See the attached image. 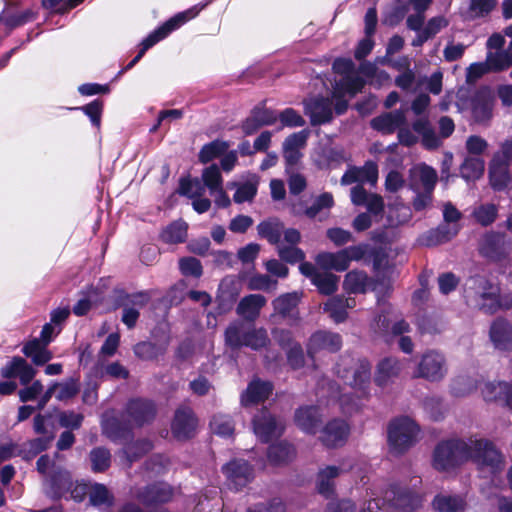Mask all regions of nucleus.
Segmentation results:
<instances>
[{
    "label": "nucleus",
    "instance_id": "nucleus-1",
    "mask_svg": "<svg viewBox=\"0 0 512 512\" xmlns=\"http://www.w3.org/2000/svg\"><path fill=\"white\" fill-rule=\"evenodd\" d=\"M472 460L484 474H496L503 467V457L487 440H449L439 443L433 454V466L440 471L449 470L459 463Z\"/></svg>",
    "mask_w": 512,
    "mask_h": 512
},
{
    "label": "nucleus",
    "instance_id": "nucleus-2",
    "mask_svg": "<svg viewBox=\"0 0 512 512\" xmlns=\"http://www.w3.org/2000/svg\"><path fill=\"white\" fill-rule=\"evenodd\" d=\"M336 374L342 378L351 391L340 392L337 384L323 380L319 394L339 401L342 410L352 413L360 407L362 400L367 399L370 392L371 365L367 360H355L345 356L336 364Z\"/></svg>",
    "mask_w": 512,
    "mask_h": 512
},
{
    "label": "nucleus",
    "instance_id": "nucleus-3",
    "mask_svg": "<svg viewBox=\"0 0 512 512\" xmlns=\"http://www.w3.org/2000/svg\"><path fill=\"white\" fill-rule=\"evenodd\" d=\"M464 298L470 307L486 314H493L500 308L512 307V297L506 296L501 300L499 286L481 275L467 279L464 286Z\"/></svg>",
    "mask_w": 512,
    "mask_h": 512
},
{
    "label": "nucleus",
    "instance_id": "nucleus-4",
    "mask_svg": "<svg viewBox=\"0 0 512 512\" xmlns=\"http://www.w3.org/2000/svg\"><path fill=\"white\" fill-rule=\"evenodd\" d=\"M205 7L204 5H195L185 11L179 12L165 23L159 26L157 29L152 31L146 38L140 43V49L137 55L122 69L119 71V75L132 69L144 56L146 51L157 44L159 41L165 39L170 33L180 28L189 20L195 18L199 12Z\"/></svg>",
    "mask_w": 512,
    "mask_h": 512
},
{
    "label": "nucleus",
    "instance_id": "nucleus-5",
    "mask_svg": "<svg viewBox=\"0 0 512 512\" xmlns=\"http://www.w3.org/2000/svg\"><path fill=\"white\" fill-rule=\"evenodd\" d=\"M419 427L409 417L393 420L388 427V442L394 453L400 454L409 449L417 441Z\"/></svg>",
    "mask_w": 512,
    "mask_h": 512
},
{
    "label": "nucleus",
    "instance_id": "nucleus-6",
    "mask_svg": "<svg viewBox=\"0 0 512 512\" xmlns=\"http://www.w3.org/2000/svg\"><path fill=\"white\" fill-rule=\"evenodd\" d=\"M447 373L448 365L444 354L436 350H428L420 357L412 377L435 383L442 381Z\"/></svg>",
    "mask_w": 512,
    "mask_h": 512
},
{
    "label": "nucleus",
    "instance_id": "nucleus-7",
    "mask_svg": "<svg viewBox=\"0 0 512 512\" xmlns=\"http://www.w3.org/2000/svg\"><path fill=\"white\" fill-rule=\"evenodd\" d=\"M478 249L484 257L493 261H501L509 257L512 244L504 234L491 231L482 235Z\"/></svg>",
    "mask_w": 512,
    "mask_h": 512
},
{
    "label": "nucleus",
    "instance_id": "nucleus-8",
    "mask_svg": "<svg viewBox=\"0 0 512 512\" xmlns=\"http://www.w3.org/2000/svg\"><path fill=\"white\" fill-rule=\"evenodd\" d=\"M422 497L405 487L393 486L386 490L383 504H387L394 512H413L421 506Z\"/></svg>",
    "mask_w": 512,
    "mask_h": 512
},
{
    "label": "nucleus",
    "instance_id": "nucleus-9",
    "mask_svg": "<svg viewBox=\"0 0 512 512\" xmlns=\"http://www.w3.org/2000/svg\"><path fill=\"white\" fill-rule=\"evenodd\" d=\"M495 96L488 86L480 87L471 99V113L478 124H486L493 115Z\"/></svg>",
    "mask_w": 512,
    "mask_h": 512
},
{
    "label": "nucleus",
    "instance_id": "nucleus-10",
    "mask_svg": "<svg viewBox=\"0 0 512 512\" xmlns=\"http://www.w3.org/2000/svg\"><path fill=\"white\" fill-rule=\"evenodd\" d=\"M155 406L152 402L143 399L131 400L126 407L123 419L129 427H141L151 422L155 417Z\"/></svg>",
    "mask_w": 512,
    "mask_h": 512
},
{
    "label": "nucleus",
    "instance_id": "nucleus-11",
    "mask_svg": "<svg viewBox=\"0 0 512 512\" xmlns=\"http://www.w3.org/2000/svg\"><path fill=\"white\" fill-rule=\"evenodd\" d=\"M304 112L313 126L328 124L333 118V102L325 97H313L303 101Z\"/></svg>",
    "mask_w": 512,
    "mask_h": 512
},
{
    "label": "nucleus",
    "instance_id": "nucleus-12",
    "mask_svg": "<svg viewBox=\"0 0 512 512\" xmlns=\"http://www.w3.org/2000/svg\"><path fill=\"white\" fill-rule=\"evenodd\" d=\"M281 420L274 418L267 410H261L253 419V429L256 436L263 442L279 437L284 431Z\"/></svg>",
    "mask_w": 512,
    "mask_h": 512
},
{
    "label": "nucleus",
    "instance_id": "nucleus-13",
    "mask_svg": "<svg viewBox=\"0 0 512 512\" xmlns=\"http://www.w3.org/2000/svg\"><path fill=\"white\" fill-rule=\"evenodd\" d=\"M228 486L235 490L245 487L254 477L253 469L245 460H232L222 468Z\"/></svg>",
    "mask_w": 512,
    "mask_h": 512
},
{
    "label": "nucleus",
    "instance_id": "nucleus-14",
    "mask_svg": "<svg viewBox=\"0 0 512 512\" xmlns=\"http://www.w3.org/2000/svg\"><path fill=\"white\" fill-rule=\"evenodd\" d=\"M437 180L436 170L424 163L415 165L409 170V187L414 192L434 191Z\"/></svg>",
    "mask_w": 512,
    "mask_h": 512
},
{
    "label": "nucleus",
    "instance_id": "nucleus-15",
    "mask_svg": "<svg viewBox=\"0 0 512 512\" xmlns=\"http://www.w3.org/2000/svg\"><path fill=\"white\" fill-rule=\"evenodd\" d=\"M511 165L501 158V155H494L489 165L490 185L494 190L501 191L512 185Z\"/></svg>",
    "mask_w": 512,
    "mask_h": 512
},
{
    "label": "nucleus",
    "instance_id": "nucleus-16",
    "mask_svg": "<svg viewBox=\"0 0 512 512\" xmlns=\"http://www.w3.org/2000/svg\"><path fill=\"white\" fill-rule=\"evenodd\" d=\"M196 418L188 407H181L176 410L172 421L171 429L175 438L185 440L194 435L196 429Z\"/></svg>",
    "mask_w": 512,
    "mask_h": 512
},
{
    "label": "nucleus",
    "instance_id": "nucleus-17",
    "mask_svg": "<svg viewBox=\"0 0 512 512\" xmlns=\"http://www.w3.org/2000/svg\"><path fill=\"white\" fill-rule=\"evenodd\" d=\"M349 433V425L344 420L334 419L323 428L320 440L326 447H338L347 441Z\"/></svg>",
    "mask_w": 512,
    "mask_h": 512
},
{
    "label": "nucleus",
    "instance_id": "nucleus-18",
    "mask_svg": "<svg viewBox=\"0 0 512 512\" xmlns=\"http://www.w3.org/2000/svg\"><path fill=\"white\" fill-rule=\"evenodd\" d=\"M489 338L495 349L511 351L512 324L504 318L495 319L490 326Z\"/></svg>",
    "mask_w": 512,
    "mask_h": 512
},
{
    "label": "nucleus",
    "instance_id": "nucleus-19",
    "mask_svg": "<svg viewBox=\"0 0 512 512\" xmlns=\"http://www.w3.org/2000/svg\"><path fill=\"white\" fill-rule=\"evenodd\" d=\"M150 300L146 292H138L125 297L122 303V322L129 328H133L139 318V310L145 307Z\"/></svg>",
    "mask_w": 512,
    "mask_h": 512
},
{
    "label": "nucleus",
    "instance_id": "nucleus-20",
    "mask_svg": "<svg viewBox=\"0 0 512 512\" xmlns=\"http://www.w3.org/2000/svg\"><path fill=\"white\" fill-rule=\"evenodd\" d=\"M36 375V370L21 357H14L1 368L3 378H19L22 385H27Z\"/></svg>",
    "mask_w": 512,
    "mask_h": 512
},
{
    "label": "nucleus",
    "instance_id": "nucleus-21",
    "mask_svg": "<svg viewBox=\"0 0 512 512\" xmlns=\"http://www.w3.org/2000/svg\"><path fill=\"white\" fill-rule=\"evenodd\" d=\"M342 340L336 333L318 331L314 333L307 345L308 354L313 357L315 353L321 350L336 352L341 348Z\"/></svg>",
    "mask_w": 512,
    "mask_h": 512
},
{
    "label": "nucleus",
    "instance_id": "nucleus-22",
    "mask_svg": "<svg viewBox=\"0 0 512 512\" xmlns=\"http://www.w3.org/2000/svg\"><path fill=\"white\" fill-rule=\"evenodd\" d=\"M378 179V168L373 162H367L363 167H351L341 178L342 185H350L352 183H370L375 185Z\"/></svg>",
    "mask_w": 512,
    "mask_h": 512
},
{
    "label": "nucleus",
    "instance_id": "nucleus-23",
    "mask_svg": "<svg viewBox=\"0 0 512 512\" xmlns=\"http://www.w3.org/2000/svg\"><path fill=\"white\" fill-rule=\"evenodd\" d=\"M134 496L145 505L166 502L172 496L171 487L165 483L153 484L135 491Z\"/></svg>",
    "mask_w": 512,
    "mask_h": 512
},
{
    "label": "nucleus",
    "instance_id": "nucleus-24",
    "mask_svg": "<svg viewBox=\"0 0 512 512\" xmlns=\"http://www.w3.org/2000/svg\"><path fill=\"white\" fill-rule=\"evenodd\" d=\"M460 224L443 222L437 228L428 231L421 238V243L426 246H435L453 239L460 231Z\"/></svg>",
    "mask_w": 512,
    "mask_h": 512
},
{
    "label": "nucleus",
    "instance_id": "nucleus-25",
    "mask_svg": "<svg viewBox=\"0 0 512 512\" xmlns=\"http://www.w3.org/2000/svg\"><path fill=\"white\" fill-rule=\"evenodd\" d=\"M37 15V11L32 8L24 10L4 9L0 13V23H3L8 29V32H10L15 28L35 21L37 19Z\"/></svg>",
    "mask_w": 512,
    "mask_h": 512
},
{
    "label": "nucleus",
    "instance_id": "nucleus-26",
    "mask_svg": "<svg viewBox=\"0 0 512 512\" xmlns=\"http://www.w3.org/2000/svg\"><path fill=\"white\" fill-rule=\"evenodd\" d=\"M266 298L260 294H250L243 297L237 305V314L246 321H255L261 309L266 305Z\"/></svg>",
    "mask_w": 512,
    "mask_h": 512
},
{
    "label": "nucleus",
    "instance_id": "nucleus-27",
    "mask_svg": "<svg viewBox=\"0 0 512 512\" xmlns=\"http://www.w3.org/2000/svg\"><path fill=\"white\" fill-rule=\"evenodd\" d=\"M273 386L270 382L259 379L249 383L247 389L241 394L242 406H250L265 401L272 393Z\"/></svg>",
    "mask_w": 512,
    "mask_h": 512
},
{
    "label": "nucleus",
    "instance_id": "nucleus-28",
    "mask_svg": "<svg viewBox=\"0 0 512 512\" xmlns=\"http://www.w3.org/2000/svg\"><path fill=\"white\" fill-rule=\"evenodd\" d=\"M278 120L277 112L265 106V102L256 105L247 117L242 128H260L274 125Z\"/></svg>",
    "mask_w": 512,
    "mask_h": 512
},
{
    "label": "nucleus",
    "instance_id": "nucleus-29",
    "mask_svg": "<svg viewBox=\"0 0 512 512\" xmlns=\"http://www.w3.org/2000/svg\"><path fill=\"white\" fill-rule=\"evenodd\" d=\"M294 421L304 432L315 434L321 422V415L315 406H305L296 410Z\"/></svg>",
    "mask_w": 512,
    "mask_h": 512
},
{
    "label": "nucleus",
    "instance_id": "nucleus-30",
    "mask_svg": "<svg viewBox=\"0 0 512 512\" xmlns=\"http://www.w3.org/2000/svg\"><path fill=\"white\" fill-rule=\"evenodd\" d=\"M485 171V160L482 156L466 155L459 167V174L466 182L479 180Z\"/></svg>",
    "mask_w": 512,
    "mask_h": 512
},
{
    "label": "nucleus",
    "instance_id": "nucleus-31",
    "mask_svg": "<svg viewBox=\"0 0 512 512\" xmlns=\"http://www.w3.org/2000/svg\"><path fill=\"white\" fill-rule=\"evenodd\" d=\"M482 394L486 401L503 402L512 410V386L506 382L487 383Z\"/></svg>",
    "mask_w": 512,
    "mask_h": 512
},
{
    "label": "nucleus",
    "instance_id": "nucleus-32",
    "mask_svg": "<svg viewBox=\"0 0 512 512\" xmlns=\"http://www.w3.org/2000/svg\"><path fill=\"white\" fill-rule=\"evenodd\" d=\"M401 369L402 366L398 359L393 357L384 358L377 365L374 381L378 386L384 387L399 375Z\"/></svg>",
    "mask_w": 512,
    "mask_h": 512
},
{
    "label": "nucleus",
    "instance_id": "nucleus-33",
    "mask_svg": "<svg viewBox=\"0 0 512 512\" xmlns=\"http://www.w3.org/2000/svg\"><path fill=\"white\" fill-rule=\"evenodd\" d=\"M315 262L325 270L343 272L349 268L343 249L337 252H321L315 257Z\"/></svg>",
    "mask_w": 512,
    "mask_h": 512
},
{
    "label": "nucleus",
    "instance_id": "nucleus-34",
    "mask_svg": "<svg viewBox=\"0 0 512 512\" xmlns=\"http://www.w3.org/2000/svg\"><path fill=\"white\" fill-rule=\"evenodd\" d=\"M432 506L438 512H463L466 508V501L460 495L439 493L434 497Z\"/></svg>",
    "mask_w": 512,
    "mask_h": 512
},
{
    "label": "nucleus",
    "instance_id": "nucleus-35",
    "mask_svg": "<svg viewBox=\"0 0 512 512\" xmlns=\"http://www.w3.org/2000/svg\"><path fill=\"white\" fill-rule=\"evenodd\" d=\"M50 485L48 492L53 498L61 497L71 487V475L63 467L59 466L53 470V474L47 479Z\"/></svg>",
    "mask_w": 512,
    "mask_h": 512
},
{
    "label": "nucleus",
    "instance_id": "nucleus-36",
    "mask_svg": "<svg viewBox=\"0 0 512 512\" xmlns=\"http://www.w3.org/2000/svg\"><path fill=\"white\" fill-rule=\"evenodd\" d=\"M406 123L403 109L386 112L371 121V128H402Z\"/></svg>",
    "mask_w": 512,
    "mask_h": 512
},
{
    "label": "nucleus",
    "instance_id": "nucleus-37",
    "mask_svg": "<svg viewBox=\"0 0 512 512\" xmlns=\"http://www.w3.org/2000/svg\"><path fill=\"white\" fill-rule=\"evenodd\" d=\"M498 216V207L493 203H480L473 207L472 219L481 226L487 227L495 222Z\"/></svg>",
    "mask_w": 512,
    "mask_h": 512
},
{
    "label": "nucleus",
    "instance_id": "nucleus-38",
    "mask_svg": "<svg viewBox=\"0 0 512 512\" xmlns=\"http://www.w3.org/2000/svg\"><path fill=\"white\" fill-rule=\"evenodd\" d=\"M46 346L47 344L41 343L39 339H33L23 347L22 351L32 359L34 364L43 365L52 359V353Z\"/></svg>",
    "mask_w": 512,
    "mask_h": 512
},
{
    "label": "nucleus",
    "instance_id": "nucleus-39",
    "mask_svg": "<svg viewBox=\"0 0 512 512\" xmlns=\"http://www.w3.org/2000/svg\"><path fill=\"white\" fill-rule=\"evenodd\" d=\"M284 225L278 219H270L258 224V234L268 240L271 244H280V239L283 233Z\"/></svg>",
    "mask_w": 512,
    "mask_h": 512
},
{
    "label": "nucleus",
    "instance_id": "nucleus-40",
    "mask_svg": "<svg viewBox=\"0 0 512 512\" xmlns=\"http://www.w3.org/2000/svg\"><path fill=\"white\" fill-rule=\"evenodd\" d=\"M340 469L336 466H327L321 469L317 477V489L320 494L330 496L334 489V480L339 476Z\"/></svg>",
    "mask_w": 512,
    "mask_h": 512
},
{
    "label": "nucleus",
    "instance_id": "nucleus-41",
    "mask_svg": "<svg viewBox=\"0 0 512 512\" xmlns=\"http://www.w3.org/2000/svg\"><path fill=\"white\" fill-rule=\"evenodd\" d=\"M334 205V199L331 193L325 192L315 198L313 204L306 208L305 215L311 219H314L318 216L320 220H323L327 217V213H324L325 210H329Z\"/></svg>",
    "mask_w": 512,
    "mask_h": 512
},
{
    "label": "nucleus",
    "instance_id": "nucleus-42",
    "mask_svg": "<svg viewBox=\"0 0 512 512\" xmlns=\"http://www.w3.org/2000/svg\"><path fill=\"white\" fill-rule=\"evenodd\" d=\"M368 277L363 271L352 270L345 275L343 288L349 293H364Z\"/></svg>",
    "mask_w": 512,
    "mask_h": 512
},
{
    "label": "nucleus",
    "instance_id": "nucleus-43",
    "mask_svg": "<svg viewBox=\"0 0 512 512\" xmlns=\"http://www.w3.org/2000/svg\"><path fill=\"white\" fill-rule=\"evenodd\" d=\"M87 494L89 496V501L93 506L113 505L114 497L108 488L103 484H91L88 488Z\"/></svg>",
    "mask_w": 512,
    "mask_h": 512
},
{
    "label": "nucleus",
    "instance_id": "nucleus-44",
    "mask_svg": "<svg viewBox=\"0 0 512 512\" xmlns=\"http://www.w3.org/2000/svg\"><path fill=\"white\" fill-rule=\"evenodd\" d=\"M299 302L297 293H287L277 297L272 305L276 313L283 317L293 316Z\"/></svg>",
    "mask_w": 512,
    "mask_h": 512
},
{
    "label": "nucleus",
    "instance_id": "nucleus-45",
    "mask_svg": "<svg viewBox=\"0 0 512 512\" xmlns=\"http://www.w3.org/2000/svg\"><path fill=\"white\" fill-rule=\"evenodd\" d=\"M295 455V449L286 442L271 445L268 449V459L274 464L290 461Z\"/></svg>",
    "mask_w": 512,
    "mask_h": 512
},
{
    "label": "nucleus",
    "instance_id": "nucleus-46",
    "mask_svg": "<svg viewBox=\"0 0 512 512\" xmlns=\"http://www.w3.org/2000/svg\"><path fill=\"white\" fill-rule=\"evenodd\" d=\"M248 329L241 322L230 324L225 331L226 344L232 348H240L244 346Z\"/></svg>",
    "mask_w": 512,
    "mask_h": 512
},
{
    "label": "nucleus",
    "instance_id": "nucleus-47",
    "mask_svg": "<svg viewBox=\"0 0 512 512\" xmlns=\"http://www.w3.org/2000/svg\"><path fill=\"white\" fill-rule=\"evenodd\" d=\"M187 224L184 221L178 220L168 225L162 232L161 238L166 243H181L187 237Z\"/></svg>",
    "mask_w": 512,
    "mask_h": 512
},
{
    "label": "nucleus",
    "instance_id": "nucleus-48",
    "mask_svg": "<svg viewBox=\"0 0 512 512\" xmlns=\"http://www.w3.org/2000/svg\"><path fill=\"white\" fill-rule=\"evenodd\" d=\"M477 387V381L468 375H458L451 382V392L456 397L472 393Z\"/></svg>",
    "mask_w": 512,
    "mask_h": 512
},
{
    "label": "nucleus",
    "instance_id": "nucleus-49",
    "mask_svg": "<svg viewBox=\"0 0 512 512\" xmlns=\"http://www.w3.org/2000/svg\"><path fill=\"white\" fill-rule=\"evenodd\" d=\"M103 433L113 441L119 440L128 433V428L122 427L119 420L106 413L102 420Z\"/></svg>",
    "mask_w": 512,
    "mask_h": 512
},
{
    "label": "nucleus",
    "instance_id": "nucleus-50",
    "mask_svg": "<svg viewBox=\"0 0 512 512\" xmlns=\"http://www.w3.org/2000/svg\"><path fill=\"white\" fill-rule=\"evenodd\" d=\"M312 283L318 288L320 293L330 295L337 290L339 277L327 271L319 272Z\"/></svg>",
    "mask_w": 512,
    "mask_h": 512
},
{
    "label": "nucleus",
    "instance_id": "nucleus-51",
    "mask_svg": "<svg viewBox=\"0 0 512 512\" xmlns=\"http://www.w3.org/2000/svg\"><path fill=\"white\" fill-rule=\"evenodd\" d=\"M91 468L94 472H104L111 463L110 452L102 447L94 448L89 454Z\"/></svg>",
    "mask_w": 512,
    "mask_h": 512
},
{
    "label": "nucleus",
    "instance_id": "nucleus-52",
    "mask_svg": "<svg viewBox=\"0 0 512 512\" xmlns=\"http://www.w3.org/2000/svg\"><path fill=\"white\" fill-rule=\"evenodd\" d=\"M228 188H237L233 196V200L236 203L251 201L257 193V183L252 181L243 184L228 183Z\"/></svg>",
    "mask_w": 512,
    "mask_h": 512
},
{
    "label": "nucleus",
    "instance_id": "nucleus-53",
    "mask_svg": "<svg viewBox=\"0 0 512 512\" xmlns=\"http://www.w3.org/2000/svg\"><path fill=\"white\" fill-rule=\"evenodd\" d=\"M228 148V144L224 141L215 140L204 145L199 153L201 163H208L214 158L224 154Z\"/></svg>",
    "mask_w": 512,
    "mask_h": 512
},
{
    "label": "nucleus",
    "instance_id": "nucleus-54",
    "mask_svg": "<svg viewBox=\"0 0 512 512\" xmlns=\"http://www.w3.org/2000/svg\"><path fill=\"white\" fill-rule=\"evenodd\" d=\"M324 310L329 313L330 317L337 323L346 319L347 311L344 306V298L336 296L330 298L324 305Z\"/></svg>",
    "mask_w": 512,
    "mask_h": 512
},
{
    "label": "nucleus",
    "instance_id": "nucleus-55",
    "mask_svg": "<svg viewBox=\"0 0 512 512\" xmlns=\"http://www.w3.org/2000/svg\"><path fill=\"white\" fill-rule=\"evenodd\" d=\"M202 180L204 186L210 191V194H214L215 190H219L222 187V176L220 169L217 165L213 164L203 170Z\"/></svg>",
    "mask_w": 512,
    "mask_h": 512
},
{
    "label": "nucleus",
    "instance_id": "nucleus-56",
    "mask_svg": "<svg viewBox=\"0 0 512 512\" xmlns=\"http://www.w3.org/2000/svg\"><path fill=\"white\" fill-rule=\"evenodd\" d=\"M211 430L219 436H231L234 432V423L230 416L218 414L210 422Z\"/></svg>",
    "mask_w": 512,
    "mask_h": 512
},
{
    "label": "nucleus",
    "instance_id": "nucleus-57",
    "mask_svg": "<svg viewBox=\"0 0 512 512\" xmlns=\"http://www.w3.org/2000/svg\"><path fill=\"white\" fill-rule=\"evenodd\" d=\"M269 343L267 331L264 328H250L246 335L244 346L254 350L265 347Z\"/></svg>",
    "mask_w": 512,
    "mask_h": 512
},
{
    "label": "nucleus",
    "instance_id": "nucleus-58",
    "mask_svg": "<svg viewBox=\"0 0 512 512\" xmlns=\"http://www.w3.org/2000/svg\"><path fill=\"white\" fill-rule=\"evenodd\" d=\"M419 136H421L422 145L427 149L437 148L441 141L448 138L453 130H441V134L438 135L436 130H416Z\"/></svg>",
    "mask_w": 512,
    "mask_h": 512
},
{
    "label": "nucleus",
    "instance_id": "nucleus-59",
    "mask_svg": "<svg viewBox=\"0 0 512 512\" xmlns=\"http://www.w3.org/2000/svg\"><path fill=\"white\" fill-rule=\"evenodd\" d=\"M486 59L491 71H502L512 66V57L504 50L496 52L489 51Z\"/></svg>",
    "mask_w": 512,
    "mask_h": 512
},
{
    "label": "nucleus",
    "instance_id": "nucleus-60",
    "mask_svg": "<svg viewBox=\"0 0 512 512\" xmlns=\"http://www.w3.org/2000/svg\"><path fill=\"white\" fill-rule=\"evenodd\" d=\"M165 349L151 342H141L135 345L134 353L143 360H152L164 353Z\"/></svg>",
    "mask_w": 512,
    "mask_h": 512
},
{
    "label": "nucleus",
    "instance_id": "nucleus-61",
    "mask_svg": "<svg viewBox=\"0 0 512 512\" xmlns=\"http://www.w3.org/2000/svg\"><path fill=\"white\" fill-rule=\"evenodd\" d=\"M55 397L59 401H66L73 398L79 391L78 384L75 380L69 379L64 382L54 383Z\"/></svg>",
    "mask_w": 512,
    "mask_h": 512
},
{
    "label": "nucleus",
    "instance_id": "nucleus-62",
    "mask_svg": "<svg viewBox=\"0 0 512 512\" xmlns=\"http://www.w3.org/2000/svg\"><path fill=\"white\" fill-rule=\"evenodd\" d=\"M277 280H273L266 274H255L248 279L247 287L249 290L270 291L276 289Z\"/></svg>",
    "mask_w": 512,
    "mask_h": 512
},
{
    "label": "nucleus",
    "instance_id": "nucleus-63",
    "mask_svg": "<svg viewBox=\"0 0 512 512\" xmlns=\"http://www.w3.org/2000/svg\"><path fill=\"white\" fill-rule=\"evenodd\" d=\"M277 116L283 127H302L306 123L301 114L293 108H286L280 113H277Z\"/></svg>",
    "mask_w": 512,
    "mask_h": 512
},
{
    "label": "nucleus",
    "instance_id": "nucleus-64",
    "mask_svg": "<svg viewBox=\"0 0 512 512\" xmlns=\"http://www.w3.org/2000/svg\"><path fill=\"white\" fill-rule=\"evenodd\" d=\"M153 448V444L149 440H140L135 443L129 444L125 449L124 453L130 462L136 460L142 455L146 454Z\"/></svg>",
    "mask_w": 512,
    "mask_h": 512
}]
</instances>
